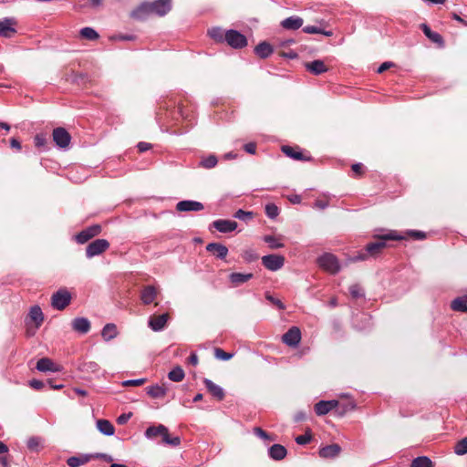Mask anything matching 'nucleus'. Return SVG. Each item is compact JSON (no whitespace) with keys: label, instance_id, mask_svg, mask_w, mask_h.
<instances>
[{"label":"nucleus","instance_id":"f257e3e1","mask_svg":"<svg viewBox=\"0 0 467 467\" xmlns=\"http://www.w3.org/2000/svg\"><path fill=\"white\" fill-rule=\"evenodd\" d=\"M171 9V0H155L153 2H146L141 4L132 12V16L137 19H144L150 15L163 16Z\"/></svg>","mask_w":467,"mask_h":467},{"label":"nucleus","instance_id":"f03ea898","mask_svg":"<svg viewBox=\"0 0 467 467\" xmlns=\"http://www.w3.org/2000/svg\"><path fill=\"white\" fill-rule=\"evenodd\" d=\"M374 238L376 241L368 244L365 247L369 257H376L380 254L384 248L387 246V241L402 239V237L399 235L395 231H389L387 234L382 235L375 234Z\"/></svg>","mask_w":467,"mask_h":467},{"label":"nucleus","instance_id":"7ed1b4c3","mask_svg":"<svg viewBox=\"0 0 467 467\" xmlns=\"http://www.w3.org/2000/svg\"><path fill=\"white\" fill-rule=\"evenodd\" d=\"M157 436H161L162 442L167 445L176 447L181 444L180 437H170L168 428L162 424H159L158 426H150L145 431V437L147 439H154Z\"/></svg>","mask_w":467,"mask_h":467},{"label":"nucleus","instance_id":"20e7f679","mask_svg":"<svg viewBox=\"0 0 467 467\" xmlns=\"http://www.w3.org/2000/svg\"><path fill=\"white\" fill-rule=\"evenodd\" d=\"M317 263L321 268L330 274H337L340 270V265L337 258L329 253H326L319 256Z\"/></svg>","mask_w":467,"mask_h":467},{"label":"nucleus","instance_id":"39448f33","mask_svg":"<svg viewBox=\"0 0 467 467\" xmlns=\"http://www.w3.org/2000/svg\"><path fill=\"white\" fill-rule=\"evenodd\" d=\"M71 301V295L67 289H59L52 295L51 306L57 310L65 309Z\"/></svg>","mask_w":467,"mask_h":467},{"label":"nucleus","instance_id":"423d86ee","mask_svg":"<svg viewBox=\"0 0 467 467\" xmlns=\"http://www.w3.org/2000/svg\"><path fill=\"white\" fill-rule=\"evenodd\" d=\"M225 42L234 48H243L247 45L245 36L234 29L225 32Z\"/></svg>","mask_w":467,"mask_h":467},{"label":"nucleus","instance_id":"0eeeda50","mask_svg":"<svg viewBox=\"0 0 467 467\" xmlns=\"http://www.w3.org/2000/svg\"><path fill=\"white\" fill-rule=\"evenodd\" d=\"M109 247V243L106 239H96L95 241L88 244L86 248V256L92 258L99 255Z\"/></svg>","mask_w":467,"mask_h":467},{"label":"nucleus","instance_id":"6e6552de","mask_svg":"<svg viewBox=\"0 0 467 467\" xmlns=\"http://www.w3.org/2000/svg\"><path fill=\"white\" fill-rule=\"evenodd\" d=\"M263 265L270 271H277L285 265V257L280 254H268L262 257Z\"/></svg>","mask_w":467,"mask_h":467},{"label":"nucleus","instance_id":"1a4fd4ad","mask_svg":"<svg viewBox=\"0 0 467 467\" xmlns=\"http://www.w3.org/2000/svg\"><path fill=\"white\" fill-rule=\"evenodd\" d=\"M101 232V226L99 224H93L82 230L75 236V240L78 244H85L93 237L99 235Z\"/></svg>","mask_w":467,"mask_h":467},{"label":"nucleus","instance_id":"9d476101","mask_svg":"<svg viewBox=\"0 0 467 467\" xmlns=\"http://www.w3.org/2000/svg\"><path fill=\"white\" fill-rule=\"evenodd\" d=\"M53 140L61 149H66L71 140L70 134L64 128H56L52 133Z\"/></svg>","mask_w":467,"mask_h":467},{"label":"nucleus","instance_id":"9b49d317","mask_svg":"<svg viewBox=\"0 0 467 467\" xmlns=\"http://www.w3.org/2000/svg\"><path fill=\"white\" fill-rule=\"evenodd\" d=\"M16 24L17 22L14 17H5L0 20V36L10 38L16 33Z\"/></svg>","mask_w":467,"mask_h":467},{"label":"nucleus","instance_id":"f8f14e48","mask_svg":"<svg viewBox=\"0 0 467 467\" xmlns=\"http://www.w3.org/2000/svg\"><path fill=\"white\" fill-rule=\"evenodd\" d=\"M301 340V331L297 327H292L283 335V342L289 347H296Z\"/></svg>","mask_w":467,"mask_h":467},{"label":"nucleus","instance_id":"ddd939ff","mask_svg":"<svg viewBox=\"0 0 467 467\" xmlns=\"http://www.w3.org/2000/svg\"><path fill=\"white\" fill-rule=\"evenodd\" d=\"M204 206L202 202L192 200L181 201L176 204L179 212H199L203 210Z\"/></svg>","mask_w":467,"mask_h":467},{"label":"nucleus","instance_id":"4468645a","mask_svg":"<svg viewBox=\"0 0 467 467\" xmlns=\"http://www.w3.org/2000/svg\"><path fill=\"white\" fill-rule=\"evenodd\" d=\"M213 227L218 232L227 234L234 232L237 228V223L232 220L219 219L213 222Z\"/></svg>","mask_w":467,"mask_h":467},{"label":"nucleus","instance_id":"2eb2a0df","mask_svg":"<svg viewBox=\"0 0 467 467\" xmlns=\"http://www.w3.org/2000/svg\"><path fill=\"white\" fill-rule=\"evenodd\" d=\"M169 316L168 314H162L159 316H152L150 317L148 321V326L152 329L153 331H161L168 321Z\"/></svg>","mask_w":467,"mask_h":467},{"label":"nucleus","instance_id":"dca6fc26","mask_svg":"<svg viewBox=\"0 0 467 467\" xmlns=\"http://www.w3.org/2000/svg\"><path fill=\"white\" fill-rule=\"evenodd\" d=\"M338 404L336 400H320L315 405V411L318 416H323L331 411Z\"/></svg>","mask_w":467,"mask_h":467},{"label":"nucleus","instance_id":"f3484780","mask_svg":"<svg viewBox=\"0 0 467 467\" xmlns=\"http://www.w3.org/2000/svg\"><path fill=\"white\" fill-rule=\"evenodd\" d=\"M36 369L41 372H58L60 371V367L54 363L50 358H40L36 366Z\"/></svg>","mask_w":467,"mask_h":467},{"label":"nucleus","instance_id":"a211bd4d","mask_svg":"<svg viewBox=\"0 0 467 467\" xmlns=\"http://www.w3.org/2000/svg\"><path fill=\"white\" fill-rule=\"evenodd\" d=\"M206 250L212 253L219 259H224L228 254V248L219 243H210L206 245Z\"/></svg>","mask_w":467,"mask_h":467},{"label":"nucleus","instance_id":"6ab92c4d","mask_svg":"<svg viewBox=\"0 0 467 467\" xmlns=\"http://www.w3.org/2000/svg\"><path fill=\"white\" fill-rule=\"evenodd\" d=\"M158 291L153 285H146L140 293V300L144 305L151 304L157 297Z\"/></svg>","mask_w":467,"mask_h":467},{"label":"nucleus","instance_id":"aec40b11","mask_svg":"<svg viewBox=\"0 0 467 467\" xmlns=\"http://www.w3.org/2000/svg\"><path fill=\"white\" fill-rule=\"evenodd\" d=\"M304 20L300 16H292L281 22V26L283 28L287 30H296L299 29L303 26Z\"/></svg>","mask_w":467,"mask_h":467},{"label":"nucleus","instance_id":"412c9836","mask_svg":"<svg viewBox=\"0 0 467 467\" xmlns=\"http://www.w3.org/2000/svg\"><path fill=\"white\" fill-rule=\"evenodd\" d=\"M147 394L153 399H161L163 398L168 391V388L165 384H155L151 386H148L146 388Z\"/></svg>","mask_w":467,"mask_h":467},{"label":"nucleus","instance_id":"4be33fe9","mask_svg":"<svg viewBox=\"0 0 467 467\" xmlns=\"http://www.w3.org/2000/svg\"><path fill=\"white\" fill-rule=\"evenodd\" d=\"M306 68L309 72H311L312 74L317 75V76L321 75L328 70L327 67L320 59H317V60L306 63Z\"/></svg>","mask_w":467,"mask_h":467},{"label":"nucleus","instance_id":"5701e85b","mask_svg":"<svg viewBox=\"0 0 467 467\" xmlns=\"http://www.w3.org/2000/svg\"><path fill=\"white\" fill-rule=\"evenodd\" d=\"M72 328L81 334H86L90 329V322L86 317H76L72 321Z\"/></svg>","mask_w":467,"mask_h":467},{"label":"nucleus","instance_id":"b1692460","mask_svg":"<svg viewBox=\"0 0 467 467\" xmlns=\"http://www.w3.org/2000/svg\"><path fill=\"white\" fill-rule=\"evenodd\" d=\"M203 384L205 385L208 391L218 400H222L224 398L223 389L220 386L213 383L211 379H204Z\"/></svg>","mask_w":467,"mask_h":467},{"label":"nucleus","instance_id":"393cba45","mask_svg":"<svg viewBox=\"0 0 467 467\" xmlns=\"http://www.w3.org/2000/svg\"><path fill=\"white\" fill-rule=\"evenodd\" d=\"M286 449L280 444H274L268 449V455L275 461L283 460L286 456Z\"/></svg>","mask_w":467,"mask_h":467},{"label":"nucleus","instance_id":"a878e982","mask_svg":"<svg viewBox=\"0 0 467 467\" xmlns=\"http://www.w3.org/2000/svg\"><path fill=\"white\" fill-rule=\"evenodd\" d=\"M340 451V446L336 443L327 445L319 450V456L326 459L334 458L339 454Z\"/></svg>","mask_w":467,"mask_h":467},{"label":"nucleus","instance_id":"bb28decb","mask_svg":"<svg viewBox=\"0 0 467 467\" xmlns=\"http://www.w3.org/2000/svg\"><path fill=\"white\" fill-rule=\"evenodd\" d=\"M274 52V49L272 46L267 42H261L259 43L255 48L254 53L260 57V58H267L270 57Z\"/></svg>","mask_w":467,"mask_h":467},{"label":"nucleus","instance_id":"cd10ccee","mask_svg":"<svg viewBox=\"0 0 467 467\" xmlns=\"http://www.w3.org/2000/svg\"><path fill=\"white\" fill-rule=\"evenodd\" d=\"M93 456L89 454H82L79 456H72L67 460V463L69 467H80L88 463Z\"/></svg>","mask_w":467,"mask_h":467},{"label":"nucleus","instance_id":"c85d7f7f","mask_svg":"<svg viewBox=\"0 0 467 467\" xmlns=\"http://www.w3.org/2000/svg\"><path fill=\"white\" fill-rule=\"evenodd\" d=\"M28 317H30V319L32 321L35 322L36 328H38L41 326V324L44 320L43 312H42L40 306H34L30 308Z\"/></svg>","mask_w":467,"mask_h":467},{"label":"nucleus","instance_id":"c756f323","mask_svg":"<svg viewBox=\"0 0 467 467\" xmlns=\"http://www.w3.org/2000/svg\"><path fill=\"white\" fill-rule=\"evenodd\" d=\"M252 278H253V274H251V273H249V274L232 273L229 275V279L234 286H238V285L249 281Z\"/></svg>","mask_w":467,"mask_h":467},{"label":"nucleus","instance_id":"7c9ffc66","mask_svg":"<svg viewBox=\"0 0 467 467\" xmlns=\"http://www.w3.org/2000/svg\"><path fill=\"white\" fill-rule=\"evenodd\" d=\"M98 430L104 435L111 436L115 432L113 424L107 420H99L97 421Z\"/></svg>","mask_w":467,"mask_h":467},{"label":"nucleus","instance_id":"2f4dec72","mask_svg":"<svg viewBox=\"0 0 467 467\" xmlns=\"http://www.w3.org/2000/svg\"><path fill=\"white\" fill-rule=\"evenodd\" d=\"M420 27H421L424 35L431 41H432L433 43L439 44V45L443 44V38L439 33L431 31V29L426 24H421Z\"/></svg>","mask_w":467,"mask_h":467},{"label":"nucleus","instance_id":"473e14b6","mask_svg":"<svg viewBox=\"0 0 467 467\" xmlns=\"http://www.w3.org/2000/svg\"><path fill=\"white\" fill-rule=\"evenodd\" d=\"M282 151L288 157L296 160V161H307L309 158H305L301 151L296 150L295 148L291 146H283Z\"/></svg>","mask_w":467,"mask_h":467},{"label":"nucleus","instance_id":"72a5a7b5","mask_svg":"<svg viewBox=\"0 0 467 467\" xmlns=\"http://www.w3.org/2000/svg\"><path fill=\"white\" fill-rule=\"evenodd\" d=\"M117 335V327L112 323L107 324L101 331V336L106 341L115 338Z\"/></svg>","mask_w":467,"mask_h":467},{"label":"nucleus","instance_id":"f704fd0d","mask_svg":"<svg viewBox=\"0 0 467 467\" xmlns=\"http://www.w3.org/2000/svg\"><path fill=\"white\" fill-rule=\"evenodd\" d=\"M208 35L216 42L223 43L225 41V32L221 27H213L208 30Z\"/></svg>","mask_w":467,"mask_h":467},{"label":"nucleus","instance_id":"c9c22d12","mask_svg":"<svg viewBox=\"0 0 467 467\" xmlns=\"http://www.w3.org/2000/svg\"><path fill=\"white\" fill-rule=\"evenodd\" d=\"M410 467H433V463L429 457L419 456L412 460Z\"/></svg>","mask_w":467,"mask_h":467},{"label":"nucleus","instance_id":"e433bc0d","mask_svg":"<svg viewBox=\"0 0 467 467\" xmlns=\"http://www.w3.org/2000/svg\"><path fill=\"white\" fill-rule=\"evenodd\" d=\"M185 377V373L181 367H175L168 373L170 380L174 382H181Z\"/></svg>","mask_w":467,"mask_h":467},{"label":"nucleus","instance_id":"4c0bfd02","mask_svg":"<svg viewBox=\"0 0 467 467\" xmlns=\"http://www.w3.org/2000/svg\"><path fill=\"white\" fill-rule=\"evenodd\" d=\"M264 241L272 249H278V248H282L285 246V244L281 242L280 238H277L274 235H265Z\"/></svg>","mask_w":467,"mask_h":467},{"label":"nucleus","instance_id":"58836bf2","mask_svg":"<svg viewBox=\"0 0 467 467\" xmlns=\"http://www.w3.org/2000/svg\"><path fill=\"white\" fill-rule=\"evenodd\" d=\"M451 306L454 311L467 312V301L464 298H462V297L455 298L451 302Z\"/></svg>","mask_w":467,"mask_h":467},{"label":"nucleus","instance_id":"ea45409f","mask_svg":"<svg viewBox=\"0 0 467 467\" xmlns=\"http://www.w3.org/2000/svg\"><path fill=\"white\" fill-rule=\"evenodd\" d=\"M303 32L306 34H322L327 36H331V31H326L316 26H306L303 27Z\"/></svg>","mask_w":467,"mask_h":467},{"label":"nucleus","instance_id":"a19ab883","mask_svg":"<svg viewBox=\"0 0 467 467\" xmlns=\"http://www.w3.org/2000/svg\"><path fill=\"white\" fill-rule=\"evenodd\" d=\"M81 37L88 40H96L99 38V34L91 27H84L80 30Z\"/></svg>","mask_w":467,"mask_h":467},{"label":"nucleus","instance_id":"79ce46f5","mask_svg":"<svg viewBox=\"0 0 467 467\" xmlns=\"http://www.w3.org/2000/svg\"><path fill=\"white\" fill-rule=\"evenodd\" d=\"M42 441L38 437H31L27 440V448L32 451H38L42 447Z\"/></svg>","mask_w":467,"mask_h":467},{"label":"nucleus","instance_id":"37998d69","mask_svg":"<svg viewBox=\"0 0 467 467\" xmlns=\"http://www.w3.org/2000/svg\"><path fill=\"white\" fill-rule=\"evenodd\" d=\"M454 452L457 455H464L467 453V437L462 439L455 444Z\"/></svg>","mask_w":467,"mask_h":467},{"label":"nucleus","instance_id":"c03bdc74","mask_svg":"<svg viewBox=\"0 0 467 467\" xmlns=\"http://www.w3.org/2000/svg\"><path fill=\"white\" fill-rule=\"evenodd\" d=\"M218 161L215 155H209L201 161V166L205 169H212L216 166Z\"/></svg>","mask_w":467,"mask_h":467},{"label":"nucleus","instance_id":"a18cd8bd","mask_svg":"<svg viewBox=\"0 0 467 467\" xmlns=\"http://www.w3.org/2000/svg\"><path fill=\"white\" fill-rule=\"evenodd\" d=\"M265 214L270 219H275L279 214V209L275 203H267L265 208Z\"/></svg>","mask_w":467,"mask_h":467},{"label":"nucleus","instance_id":"49530a36","mask_svg":"<svg viewBox=\"0 0 467 467\" xmlns=\"http://www.w3.org/2000/svg\"><path fill=\"white\" fill-rule=\"evenodd\" d=\"M242 257L246 263H252L257 260L258 254L254 249H246L243 252Z\"/></svg>","mask_w":467,"mask_h":467},{"label":"nucleus","instance_id":"de8ad7c7","mask_svg":"<svg viewBox=\"0 0 467 467\" xmlns=\"http://www.w3.org/2000/svg\"><path fill=\"white\" fill-rule=\"evenodd\" d=\"M254 213L252 212H246L239 209L234 214V217L242 221H248L253 218Z\"/></svg>","mask_w":467,"mask_h":467},{"label":"nucleus","instance_id":"09e8293b","mask_svg":"<svg viewBox=\"0 0 467 467\" xmlns=\"http://www.w3.org/2000/svg\"><path fill=\"white\" fill-rule=\"evenodd\" d=\"M214 356L216 358L221 360H229L233 358L234 355L232 353L225 352L222 348H215Z\"/></svg>","mask_w":467,"mask_h":467},{"label":"nucleus","instance_id":"8fccbe9b","mask_svg":"<svg viewBox=\"0 0 467 467\" xmlns=\"http://www.w3.org/2000/svg\"><path fill=\"white\" fill-rule=\"evenodd\" d=\"M83 370L86 372L96 373L99 370V366L94 361L85 362L83 364Z\"/></svg>","mask_w":467,"mask_h":467},{"label":"nucleus","instance_id":"3c124183","mask_svg":"<svg viewBox=\"0 0 467 467\" xmlns=\"http://www.w3.org/2000/svg\"><path fill=\"white\" fill-rule=\"evenodd\" d=\"M349 293L353 298H359L364 296L363 290L358 285H353L349 287Z\"/></svg>","mask_w":467,"mask_h":467},{"label":"nucleus","instance_id":"603ef678","mask_svg":"<svg viewBox=\"0 0 467 467\" xmlns=\"http://www.w3.org/2000/svg\"><path fill=\"white\" fill-rule=\"evenodd\" d=\"M146 382V379H128L122 382V386H141Z\"/></svg>","mask_w":467,"mask_h":467},{"label":"nucleus","instance_id":"864d4df0","mask_svg":"<svg viewBox=\"0 0 467 467\" xmlns=\"http://www.w3.org/2000/svg\"><path fill=\"white\" fill-rule=\"evenodd\" d=\"M265 298L271 302L272 304H274L275 306H277L278 309L280 310H283L285 308V306L282 303L281 300L274 297L273 296H271L270 294H266L265 295Z\"/></svg>","mask_w":467,"mask_h":467},{"label":"nucleus","instance_id":"5fc2aeb1","mask_svg":"<svg viewBox=\"0 0 467 467\" xmlns=\"http://www.w3.org/2000/svg\"><path fill=\"white\" fill-rule=\"evenodd\" d=\"M311 441V435L306 432L303 435H299L296 438V442L299 445H306L309 443Z\"/></svg>","mask_w":467,"mask_h":467},{"label":"nucleus","instance_id":"6e6d98bb","mask_svg":"<svg viewBox=\"0 0 467 467\" xmlns=\"http://www.w3.org/2000/svg\"><path fill=\"white\" fill-rule=\"evenodd\" d=\"M46 143H47V139L44 135H42V134L36 135L35 145L36 148H42L46 145Z\"/></svg>","mask_w":467,"mask_h":467},{"label":"nucleus","instance_id":"4d7b16f0","mask_svg":"<svg viewBox=\"0 0 467 467\" xmlns=\"http://www.w3.org/2000/svg\"><path fill=\"white\" fill-rule=\"evenodd\" d=\"M369 258V255L367 253V251H361V252H358L357 255H354L352 257V261L354 262H358V261H365V260H368Z\"/></svg>","mask_w":467,"mask_h":467},{"label":"nucleus","instance_id":"13d9d810","mask_svg":"<svg viewBox=\"0 0 467 467\" xmlns=\"http://www.w3.org/2000/svg\"><path fill=\"white\" fill-rule=\"evenodd\" d=\"M409 235L416 238V239H424L426 237V234L424 232H421V231H416V230H411L408 233Z\"/></svg>","mask_w":467,"mask_h":467},{"label":"nucleus","instance_id":"bf43d9fd","mask_svg":"<svg viewBox=\"0 0 467 467\" xmlns=\"http://www.w3.org/2000/svg\"><path fill=\"white\" fill-rule=\"evenodd\" d=\"M29 386L34 389H41L44 387V382L38 379H31L29 381Z\"/></svg>","mask_w":467,"mask_h":467},{"label":"nucleus","instance_id":"052dcab7","mask_svg":"<svg viewBox=\"0 0 467 467\" xmlns=\"http://www.w3.org/2000/svg\"><path fill=\"white\" fill-rule=\"evenodd\" d=\"M328 206V201L327 200H317L314 203V207L324 210Z\"/></svg>","mask_w":467,"mask_h":467},{"label":"nucleus","instance_id":"680f3d73","mask_svg":"<svg viewBox=\"0 0 467 467\" xmlns=\"http://www.w3.org/2000/svg\"><path fill=\"white\" fill-rule=\"evenodd\" d=\"M244 149L250 154H254L256 150V144L254 142H249L244 144Z\"/></svg>","mask_w":467,"mask_h":467},{"label":"nucleus","instance_id":"e2e57ef3","mask_svg":"<svg viewBox=\"0 0 467 467\" xmlns=\"http://www.w3.org/2000/svg\"><path fill=\"white\" fill-rule=\"evenodd\" d=\"M131 413H123L121 415H119L117 419V422L119 424H125L130 418H131Z\"/></svg>","mask_w":467,"mask_h":467},{"label":"nucleus","instance_id":"0e129e2a","mask_svg":"<svg viewBox=\"0 0 467 467\" xmlns=\"http://www.w3.org/2000/svg\"><path fill=\"white\" fill-rule=\"evenodd\" d=\"M393 66L394 64L392 62H384L379 67L377 71L378 73H383L384 71H386L387 69L390 68Z\"/></svg>","mask_w":467,"mask_h":467},{"label":"nucleus","instance_id":"69168bd1","mask_svg":"<svg viewBox=\"0 0 467 467\" xmlns=\"http://www.w3.org/2000/svg\"><path fill=\"white\" fill-rule=\"evenodd\" d=\"M254 431L256 436H258L262 439L266 440L269 438L268 434L261 428H254Z\"/></svg>","mask_w":467,"mask_h":467},{"label":"nucleus","instance_id":"338daca9","mask_svg":"<svg viewBox=\"0 0 467 467\" xmlns=\"http://www.w3.org/2000/svg\"><path fill=\"white\" fill-rule=\"evenodd\" d=\"M137 147L140 152H144L150 148V144L148 142L141 141L138 143Z\"/></svg>","mask_w":467,"mask_h":467},{"label":"nucleus","instance_id":"774afa93","mask_svg":"<svg viewBox=\"0 0 467 467\" xmlns=\"http://www.w3.org/2000/svg\"><path fill=\"white\" fill-rule=\"evenodd\" d=\"M351 169L356 174L360 175L362 173L363 165L361 163H355L351 166Z\"/></svg>","mask_w":467,"mask_h":467}]
</instances>
